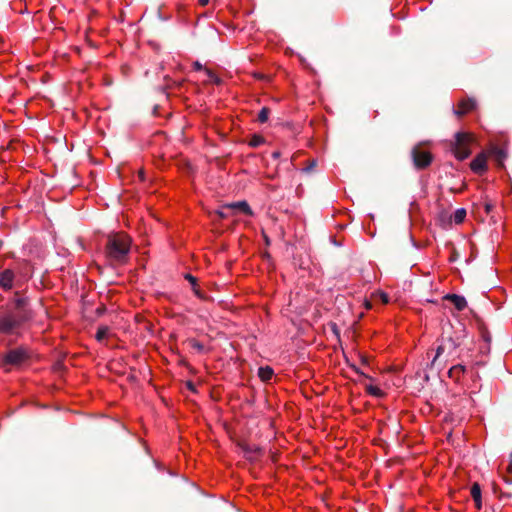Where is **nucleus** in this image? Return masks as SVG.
<instances>
[{"instance_id": "4be33fe9", "label": "nucleus", "mask_w": 512, "mask_h": 512, "mask_svg": "<svg viewBox=\"0 0 512 512\" xmlns=\"http://www.w3.org/2000/svg\"><path fill=\"white\" fill-rule=\"evenodd\" d=\"M264 143V138L259 135H254L249 142L251 147H258Z\"/></svg>"}, {"instance_id": "f8f14e48", "label": "nucleus", "mask_w": 512, "mask_h": 512, "mask_svg": "<svg viewBox=\"0 0 512 512\" xmlns=\"http://www.w3.org/2000/svg\"><path fill=\"white\" fill-rule=\"evenodd\" d=\"M471 496L475 503V506L478 510L482 508V497H481V487L478 483H473L471 486Z\"/></svg>"}, {"instance_id": "e433bc0d", "label": "nucleus", "mask_w": 512, "mask_h": 512, "mask_svg": "<svg viewBox=\"0 0 512 512\" xmlns=\"http://www.w3.org/2000/svg\"><path fill=\"white\" fill-rule=\"evenodd\" d=\"M195 289H198L197 284L195 286H192V290L195 291Z\"/></svg>"}, {"instance_id": "ddd939ff", "label": "nucleus", "mask_w": 512, "mask_h": 512, "mask_svg": "<svg viewBox=\"0 0 512 512\" xmlns=\"http://www.w3.org/2000/svg\"><path fill=\"white\" fill-rule=\"evenodd\" d=\"M465 372L466 367L461 364H458L449 369L448 375L451 379L459 382L461 377L465 374Z\"/></svg>"}, {"instance_id": "cd10ccee", "label": "nucleus", "mask_w": 512, "mask_h": 512, "mask_svg": "<svg viewBox=\"0 0 512 512\" xmlns=\"http://www.w3.org/2000/svg\"><path fill=\"white\" fill-rule=\"evenodd\" d=\"M226 209H228L227 206H225L223 209L217 211V214L219 215L220 218L228 217V214L225 212Z\"/></svg>"}, {"instance_id": "72a5a7b5", "label": "nucleus", "mask_w": 512, "mask_h": 512, "mask_svg": "<svg viewBox=\"0 0 512 512\" xmlns=\"http://www.w3.org/2000/svg\"><path fill=\"white\" fill-rule=\"evenodd\" d=\"M484 339H485V341H486V342H489V341H490V338H489V336H487V335H484Z\"/></svg>"}, {"instance_id": "7c9ffc66", "label": "nucleus", "mask_w": 512, "mask_h": 512, "mask_svg": "<svg viewBox=\"0 0 512 512\" xmlns=\"http://www.w3.org/2000/svg\"><path fill=\"white\" fill-rule=\"evenodd\" d=\"M201 6H206L209 3V0H198Z\"/></svg>"}, {"instance_id": "5701e85b", "label": "nucleus", "mask_w": 512, "mask_h": 512, "mask_svg": "<svg viewBox=\"0 0 512 512\" xmlns=\"http://www.w3.org/2000/svg\"><path fill=\"white\" fill-rule=\"evenodd\" d=\"M374 296L378 298L383 304H388L390 301L389 295L383 291L376 292Z\"/></svg>"}, {"instance_id": "393cba45", "label": "nucleus", "mask_w": 512, "mask_h": 512, "mask_svg": "<svg viewBox=\"0 0 512 512\" xmlns=\"http://www.w3.org/2000/svg\"><path fill=\"white\" fill-rule=\"evenodd\" d=\"M444 350H445V346L444 345H439L437 347L436 354H435L434 358L431 361V366L435 365L437 358L444 352Z\"/></svg>"}, {"instance_id": "f3484780", "label": "nucleus", "mask_w": 512, "mask_h": 512, "mask_svg": "<svg viewBox=\"0 0 512 512\" xmlns=\"http://www.w3.org/2000/svg\"><path fill=\"white\" fill-rule=\"evenodd\" d=\"M465 217H466V210L464 208H459L453 213V215L451 216V219L456 224H461L464 221Z\"/></svg>"}, {"instance_id": "aec40b11", "label": "nucleus", "mask_w": 512, "mask_h": 512, "mask_svg": "<svg viewBox=\"0 0 512 512\" xmlns=\"http://www.w3.org/2000/svg\"><path fill=\"white\" fill-rule=\"evenodd\" d=\"M204 71H205L207 77L209 78L210 82L217 84V85H219L221 83L220 78L214 72H212L210 69L205 68Z\"/></svg>"}, {"instance_id": "4468645a", "label": "nucleus", "mask_w": 512, "mask_h": 512, "mask_svg": "<svg viewBox=\"0 0 512 512\" xmlns=\"http://www.w3.org/2000/svg\"><path fill=\"white\" fill-rule=\"evenodd\" d=\"M227 208L239 210L240 212L249 216L253 214L249 204L246 201H238L228 204Z\"/></svg>"}, {"instance_id": "4c0bfd02", "label": "nucleus", "mask_w": 512, "mask_h": 512, "mask_svg": "<svg viewBox=\"0 0 512 512\" xmlns=\"http://www.w3.org/2000/svg\"><path fill=\"white\" fill-rule=\"evenodd\" d=\"M188 386H189L190 389H193L192 383H189Z\"/></svg>"}, {"instance_id": "0eeeda50", "label": "nucleus", "mask_w": 512, "mask_h": 512, "mask_svg": "<svg viewBox=\"0 0 512 512\" xmlns=\"http://www.w3.org/2000/svg\"><path fill=\"white\" fill-rule=\"evenodd\" d=\"M488 157L493 158L498 166H503L504 160L507 157V152L504 147L491 144L486 150Z\"/></svg>"}, {"instance_id": "a211bd4d", "label": "nucleus", "mask_w": 512, "mask_h": 512, "mask_svg": "<svg viewBox=\"0 0 512 512\" xmlns=\"http://www.w3.org/2000/svg\"><path fill=\"white\" fill-rule=\"evenodd\" d=\"M366 391L371 396H374V397H377V398H382L385 395L383 390H381L379 387L374 386V385H367L366 386Z\"/></svg>"}, {"instance_id": "f257e3e1", "label": "nucleus", "mask_w": 512, "mask_h": 512, "mask_svg": "<svg viewBox=\"0 0 512 512\" xmlns=\"http://www.w3.org/2000/svg\"><path fill=\"white\" fill-rule=\"evenodd\" d=\"M31 318L32 312L28 308L27 298L16 293L8 308L0 312V333L16 334Z\"/></svg>"}, {"instance_id": "423d86ee", "label": "nucleus", "mask_w": 512, "mask_h": 512, "mask_svg": "<svg viewBox=\"0 0 512 512\" xmlns=\"http://www.w3.org/2000/svg\"><path fill=\"white\" fill-rule=\"evenodd\" d=\"M487 159L488 154L486 150L479 153L470 164L471 170L476 174L483 175L488 169Z\"/></svg>"}, {"instance_id": "6e6552de", "label": "nucleus", "mask_w": 512, "mask_h": 512, "mask_svg": "<svg viewBox=\"0 0 512 512\" xmlns=\"http://www.w3.org/2000/svg\"><path fill=\"white\" fill-rule=\"evenodd\" d=\"M15 274L11 269H5L0 272V287L3 290H11L14 286Z\"/></svg>"}, {"instance_id": "20e7f679", "label": "nucleus", "mask_w": 512, "mask_h": 512, "mask_svg": "<svg viewBox=\"0 0 512 512\" xmlns=\"http://www.w3.org/2000/svg\"><path fill=\"white\" fill-rule=\"evenodd\" d=\"M29 355L25 348L19 347L8 351L2 358L3 365L18 366L28 359Z\"/></svg>"}, {"instance_id": "f704fd0d", "label": "nucleus", "mask_w": 512, "mask_h": 512, "mask_svg": "<svg viewBox=\"0 0 512 512\" xmlns=\"http://www.w3.org/2000/svg\"><path fill=\"white\" fill-rule=\"evenodd\" d=\"M273 157H274V158L279 157V153H278V152H274V153H273Z\"/></svg>"}, {"instance_id": "473e14b6", "label": "nucleus", "mask_w": 512, "mask_h": 512, "mask_svg": "<svg viewBox=\"0 0 512 512\" xmlns=\"http://www.w3.org/2000/svg\"><path fill=\"white\" fill-rule=\"evenodd\" d=\"M507 469H508L509 473H512V464H509Z\"/></svg>"}, {"instance_id": "c9c22d12", "label": "nucleus", "mask_w": 512, "mask_h": 512, "mask_svg": "<svg viewBox=\"0 0 512 512\" xmlns=\"http://www.w3.org/2000/svg\"><path fill=\"white\" fill-rule=\"evenodd\" d=\"M366 308L367 309H370L371 308V304L369 302H366Z\"/></svg>"}, {"instance_id": "f03ea898", "label": "nucleus", "mask_w": 512, "mask_h": 512, "mask_svg": "<svg viewBox=\"0 0 512 512\" xmlns=\"http://www.w3.org/2000/svg\"><path fill=\"white\" fill-rule=\"evenodd\" d=\"M131 238L123 233L109 235L105 245V256L111 265H123L128 262Z\"/></svg>"}, {"instance_id": "9b49d317", "label": "nucleus", "mask_w": 512, "mask_h": 512, "mask_svg": "<svg viewBox=\"0 0 512 512\" xmlns=\"http://www.w3.org/2000/svg\"><path fill=\"white\" fill-rule=\"evenodd\" d=\"M239 447L242 450V452L244 453V456L248 460H254L260 451L258 446L249 445L247 443H240Z\"/></svg>"}, {"instance_id": "2f4dec72", "label": "nucleus", "mask_w": 512, "mask_h": 512, "mask_svg": "<svg viewBox=\"0 0 512 512\" xmlns=\"http://www.w3.org/2000/svg\"><path fill=\"white\" fill-rule=\"evenodd\" d=\"M449 342H450V346H452L453 348H455L457 346V344L454 341H452L451 339L449 340Z\"/></svg>"}, {"instance_id": "dca6fc26", "label": "nucleus", "mask_w": 512, "mask_h": 512, "mask_svg": "<svg viewBox=\"0 0 512 512\" xmlns=\"http://www.w3.org/2000/svg\"><path fill=\"white\" fill-rule=\"evenodd\" d=\"M109 335H110V328L108 326L103 325L97 329L95 337L98 342H103L105 339L108 338Z\"/></svg>"}, {"instance_id": "2eb2a0df", "label": "nucleus", "mask_w": 512, "mask_h": 512, "mask_svg": "<svg viewBox=\"0 0 512 512\" xmlns=\"http://www.w3.org/2000/svg\"><path fill=\"white\" fill-rule=\"evenodd\" d=\"M274 371L270 366L260 367L258 369V376L262 381H269L272 379Z\"/></svg>"}, {"instance_id": "a878e982", "label": "nucleus", "mask_w": 512, "mask_h": 512, "mask_svg": "<svg viewBox=\"0 0 512 512\" xmlns=\"http://www.w3.org/2000/svg\"><path fill=\"white\" fill-rule=\"evenodd\" d=\"M184 278L191 284V286H195L197 282V278L193 275L187 273L185 274Z\"/></svg>"}, {"instance_id": "b1692460", "label": "nucleus", "mask_w": 512, "mask_h": 512, "mask_svg": "<svg viewBox=\"0 0 512 512\" xmlns=\"http://www.w3.org/2000/svg\"><path fill=\"white\" fill-rule=\"evenodd\" d=\"M189 344L193 349L197 350L198 352H203L205 349L204 345L195 339H191L189 341Z\"/></svg>"}, {"instance_id": "9d476101", "label": "nucleus", "mask_w": 512, "mask_h": 512, "mask_svg": "<svg viewBox=\"0 0 512 512\" xmlns=\"http://www.w3.org/2000/svg\"><path fill=\"white\" fill-rule=\"evenodd\" d=\"M475 106L476 102L474 99H464L459 102L458 109L454 110V113L460 116L473 110Z\"/></svg>"}, {"instance_id": "7ed1b4c3", "label": "nucleus", "mask_w": 512, "mask_h": 512, "mask_svg": "<svg viewBox=\"0 0 512 512\" xmlns=\"http://www.w3.org/2000/svg\"><path fill=\"white\" fill-rule=\"evenodd\" d=\"M472 136L465 132H457L454 139L449 142V149L458 160H464L469 157L471 150L470 144Z\"/></svg>"}, {"instance_id": "412c9836", "label": "nucleus", "mask_w": 512, "mask_h": 512, "mask_svg": "<svg viewBox=\"0 0 512 512\" xmlns=\"http://www.w3.org/2000/svg\"><path fill=\"white\" fill-rule=\"evenodd\" d=\"M495 206V202L488 200L487 198L484 200L483 207L487 215H489L494 210Z\"/></svg>"}, {"instance_id": "c85d7f7f", "label": "nucleus", "mask_w": 512, "mask_h": 512, "mask_svg": "<svg viewBox=\"0 0 512 512\" xmlns=\"http://www.w3.org/2000/svg\"><path fill=\"white\" fill-rule=\"evenodd\" d=\"M193 293L195 294V296L199 299H204L205 296L203 294V292L198 288V289H195V291H193Z\"/></svg>"}, {"instance_id": "1a4fd4ad", "label": "nucleus", "mask_w": 512, "mask_h": 512, "mask_svg": "<svg viewBox=\"0 0 512 512\" xmlns=\"http://www.w3.org/2000/svg\"><path fill=\"white\" fill-rule=\"evenodd\" d=\"M444 300L450 301L458 311H463L467 307V301L461 295L446 294Z\"/></svg>"}, {"instance_id": "bb28decb", "label": "nucleus", "mask_w": 512, "mask_h": 512, "mask_svg": "<svg viewBox=\"0 0 512 512\" xmlns=\"http://www.w3.org/2000/svg\"><path fill=\"white\" fill-rule=\"evenodd\" d=\"M193 69L196 70V71H200V70H203L205 68L203 67V65L199 61H195L193 63Z\"/></svg>"}, {"instance_id": "c756f323", "label": "nucleus", "mask_w": 512, "mask_h": 512, "mask_svg": "<svg viewBox=\"0 0 512 512\" xmlns=\"http://www.w3.org/2000/svg\"><path fill=\"white\" fill-rule=\"evenodd\" d=\"M353 370L358 373L359 375L361 376H364V377H367L363 372H361L358 368H356L355 366H352Z\"/></svg>"}, {"instance_id": "6ab92c4d", "label": "nucleus", "mask_w": 512, "mask_h": 512, "mask_svg": "<svg viewBox=\"0 0 512 512\" xmlns=\"http://www.w3.org/2000/svg\"><path fill=\"white\" fill-rule=\"evenodd\" d=\"M269 114H270V110H269V108H267V107H263V108L260 110L259 114H258V121H259L260 123H265V122H267V120H268V118H269Z\"/></svg>"}, {"instance_id": "39448f33", "label": "nucleus", "mask_w": 512, "mask_h": 512, "mask_svg": "<svg viewBox=\"0 0 512 512\" xmlns=\"http://www.w3.org/2000/svg\"><path fill=\"white\" fill-rule=\"evenodd\" d=\"M412 159L416 168L424 169L431 164L432 155L428 151H423L418 147H415L412 150Z\"/></svg>"}]
</instances>
